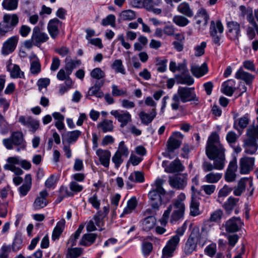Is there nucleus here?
Returning a JSON list of instances; mask_svg holds the SVG:
<instances>
[{"instance_id": "obj_47", "label": "nucleus", "mask_w": 258, "mask_h": 258, "mask_svg": "<svg viewBox=\"0 0 258 258\" xmlns=\"http://www.w3.org/2000/svg\"><path fill=\"white\" fill-rule=\"evenodd\" d=\"M128 180L132 182L141 183L144 181V176L140 171H134L128 177Z\"/></svg>"}, {"instance_id": "obj_50", "label": "nucleus", "mask_w": 258, "mask_h": 258, "mask_svg": "<svg viewBox=\"0 0 258 258\" xmlns=\"http://www.w3.org/2000/svg\"><path fill=\"white\" fill-rule=\"evenodd\" d=\"M90 76L92 78L96 80H104L105 73L100 68H96L91 72Z\"/></svg>"}, {"instance_id": "obj_25", "label": "nucleus", "mask_w": 258, "mask_h": 258, "mask_svg": "<svg viewBox=\"0 0 258 258\" xmlns=\"http://www.w3.org/2000/svg\"><path fill=\"white\" fill-rule=\"evenodd\" d=\"M157 115L156 108H152L150 113H146L144 111H141L139 113V117L141 122L145 125H148L155 118Z\"/></svg>"}, {"instance_id": "obj_6", "label": "nucleus", "mask_w": 258, "mask_h": 258, "mask_svg": "<svg viewBox=\"0 0 258 258\" xmlns=\"http://www.w3.org/2000/svg\"><path fill=\"white\" fill-rule=\"evenodd\" d=\"M246 134L248 138L244 143V151L246 154L252 155L256 153L258 148L256 142V140H258V126H250Z\"/></svg>"}, {"instance_id": "obj_12", "label": "nucleus", "mask_w": 258, "mask_h": 258, "mask_svg": "<svg viewBox=\"0 0 258 258\" xmlns=\"http://www.w3.org/2000/svg\"><path fill=\"white\" fill-rule=\"evenodd\" d=\"M254 158L244 156L239 160V172L241 174H247L252 171L254 165Z\"/></svg>"}, {"instance_id": "obj_15", "label": "nucleus", "mask_w": 258, "mask_h": 258, "mask_svg": "<svg viewBox=\"0 0 258 258\" xmlns=\"http://www.w3.org/2000/svg\"><path fill=\"white\" fill-rule=\"evenodd\" d=\"M243 225V223L241 222V219L239 217H233L228 220H227L223 226L225 228V230L229 233H234L238 231L241 226Z\"/></svg>"}, {"instance_id": "obj_40", "label": "nucleus", "mask_w": 258, "mask_h": 258, "mask_svg": "<svg viewBox=\"0 0 258 258\" xmlns=\"http://www.w3.org/2000/svg\"><path fill=\"white\" fill-rule=\"evenodd\" d=\"M199 206V202L192 195L190 204V215L195 217L200 214Z\"/></svg>"}, {"instance_id": "obj_7", "label": "nucleus", "mask_w": 258, "mask_h": 258, "mask_svg": "<svg viewBox=\"0 0 258 258\" xmlns=\"http://www.w3.org/2000/svg\"><path fill=\"white\" fill-rule=\"evenodd\" d=\"M201 242V234L198 229H194L187 238L184 248V253L187 255L196 250L197 244Z\"/></svg>"}, {"instance_id": "obj_5", "label": "nucleus", "mask_w": 258, "mask_h": 258, "mask_svg": "<svg viewBox=\"0 0 258 258\" xmlns=\"http://www.w3.org/2000/svg\"><path fill=\"white\" fill-rule=\"evenodd\" d=\"M3 143L8 150H12L14 146L16 147L17 152L25 150L26 147V143L21 132H13L9 138L3 139Z\"/></svg>"}, {"instance_id": "obj_18", "label": "nucleus", "mask_w": 258, "mask_h": 258, "mask_svg": "<svg viewBox=\"0 0 258 258\" xmlns=\"http://www.w3.org/2000/svg\"><path fill=\"white\" fill-rule=\"evenodd\" d=\"M110 114L114 116L117 119L118 121L120 122V126L123 127L127 124L132 121V116L131 114L127 111L112 110Z\"/></svg>"}, {"instance_id": "obj_60", "label": "nucleus", "mask_w": 258, "mask_h": 258, "mask_svg": "<svg viewBox=\"0 0 258 258\" xmlns=\"http://www.w3.org/2000/svg\"><path fill=\"white\" fill-rule=\"evenodd\" d=\"M232 190V188L231 187H229L227 185H225L219 191L217 201L219 202L221 198L227 197Z\"/></svg>"}, {"instance_id": "obj_19", "label": "nucleus", "mask_w": 258, "mask_h": 258, "mask_svg": "<svg viewBox=\"0 0 258 258\" xmlns=\"http://www.w3.org/2000/svg\"><path fill=\"white\" fill-rule=\"evenodd\" d=\"M62 22L57 18L51 19L47 24L48 33L52 39H55L59 34V28L61 27Z\"/></svg>"}, {"instance_id": "obj_59", "label": "nucleus", "mask_w": 258, "mask_h": 258, "mask_svg": "<svg viewBox=\"0 0 258 258\" xmlns=\"http://www.w3.org/2000/svg\"><path fill=\"white\" fill-rule=\"evenodd\" d=\"M13 25L12 24H8V21L6 20L4 16L3 20L0 23V28L3 29L6 33H8L14 30Z\"/></svg>"}, {"instance_id": "obj_56", "label": "nucleus", "mask_w": 258, "mask_h": 258, "mask_svg": "<svg viewBox=\"0 0 258 258\" xmlns=\"http://www.w3.org/2000/svg\"><path fill=\"white\" fill-rule=\"evenodd\" d=\"M115 16L113 14H110L105 18L103 19L101 24L103 26L110 25L112 27H114L115 26Z\"/></svg>"}, {"instance_id": "obj_53", "label": "nucleus", "mask_w": 258, "mask_h": 258, "mask_svg": "<svg viewBox=\"0 0 258 258\" xmlns=\"http://www.w3.org/2000/svg\"><path fill=\"white\" fill-rule=\"evenodd\" d=\"M223 212L221 209H217L211 214L209 221L216 223H219L223 217Z\"/></svg>"}, {"instance_id": "obj_62", "label": "nucleus", "mask_w": 258, "mask_h": 258, "mask_svg": "<svg viewBox=\"0 0 258 258\" xmlns=\"http://www.w3.org/2000/svg\"><path fill=\"white\" fill-rule=\"evenodd\" d=\"M88 202L96 210H98L100 208V200L98 199L96 194H94L89 198Z\"/></svg>"}, {"instance_id": "obj_55", "label": "nucleus", "mask_w": 258, "mask_h": 258, "mask_svg": "<svg viewBox=\"0 0 258 258\" xmlns=\"http://www.w3.org/2000/svg\"><path fill=\"white\" fill-rule=\"evenodd\" d=\"M30 72L33 75H37L41 72V64L37 59L33 60L30 64Z\"/></svg>"}, {"instance_id": "obj_17", "label": "nucleus", "mask_w": 258, "mask_h": 258, "mask_svg": "<svg viewBox=\"0 0 258 258\" xmlns=\"http://www.w3.org/2000/svg\"><path fill=\"white\" fill-rule=\"evenodd\" d=\"M19 121L23 125L28 127L29 131L33 133L38 129L40 125L39 121L31 116H21L19 118Z\"/></svg>"}, {"instance_id": "obj_38", "label": "nucleus", "mask_w": 258, "mask_h": 258, "mask_svg": "<svg viewBox=\"0 0 258 258\" xmlns=\"http://www.w3.org/2000/svg\"><path fill=\"white\" fill-rule=\"evenodd\" d=\"M84 227V226L83 224H81L76 232L71 235L68 241V244L70 245L71 247L75 246L77 244V239L80 237Z\"/></svg>"}, {"instance_id": "obj_51", "label": "nucleus", "mask_w": 258, "mask_h": 258, "mask_svg": "<svg viewBox=\"0 0 258 258\" xmlns=\"http://www.w3.org/2000/svg\"><path fill=\"white\" fill-rule=\"evenodd\" d=\"M111 68L116 73H121L122 75L126 74L125 69L121 59L115 60L111 65Z\"/></svg>"}, {"instance_id": "obj_26", "label": "nucleus", "mask_w": 258, "mask_h": 258, "mask_svg": "<svg viewBox=\"0 0 258 258\" xmlns=\"http://www.w3.org/2000/svg\"><path fill=\"white\" fill-rule=\"evenodd\" d=\"M208 71L207 64L206 63H204L201 66L192 65L190 69L192 74L197 78H200L204 76Z\"/></svg>"}, {"instance_id": "obj_35", "label": "nucleus", "mask_w": 258, "mask_h": 258, "mask_svg": "<svg viewBox=\"0 0 258 258\" xmlns=\"http://www.w3.org/2000/svg\"><path fill=\"white\" fill-rule=\"evenodd\" d=\"M7 162L10 163H13L14 164H20L22 167L26 170L30 169L31 167V163L26 160L20 161L19 158L18 157H9L7 160Z\"/></svg>"}, {"instance_id": "obj_34", "label": "nucleus", "mask_w": 258, "mask_h": 258, "mask_svg": "<svg viewBox=\"0 0 258 258\" xmlns=\"http://www.w3.org/2000/svg\"><path fill=\"white\" fill-rule=\"evenodd\" d=\"M210 34L212 37V41L214 43L216 44L218 46L220 45V40L221 39L222 35L219 34V35L217 34V31L215 29V24L214 23V21H212L211 22L210 27Z\"/></svg>"}, {"instance_id": "obj_1", "label": "nucleus", "mask_w": 258, "mask_h": 258, "mask_svg": "<svg viewBox=\"0 0 258 258\" xmlns=\"http://www.w3.org/2000/svg\"><path fill=\"white\" fill-rule=\"evenodd\" d=\"M206 154L214 163L205 161L202 165L205 172L212 171L214 169L221 170L225 165V149L220 142V138L216 132H213L209 137L206 147Z\"/></svg>"}, {"instance_id": "obj_54", "label": "nucleus", "mask_w": 258, "mask_h": 258, "mask_svg": "<svg viewBox=\"0 0 258 258\" xmlns=\"http://www.w3.org/2000/svg\"><path fill=\"white\" fill-rule=\"evenodd\" d=\"M4 16L6 20L8 21V24L10 25L12 24L14 25L13 29H14L19 23V17L16 14H5Z\"/></svg>"}, {"instance_id": "obj_22", "label": "nucleus", "mask_w": 258, "mask_h": 258, "mask_svg": "<svg viewBox=\"0 0 258 258\" xmlns=\"http://www.w3.org/2000/svg\"><path fill=\"white\" fill-rule=\"evenodd\" d=\"M96 154L99 157L101 164L105 167H108L111 156L110 152L107 150L98 149L96 150Z\"/></svg>"}, {"instance_id": "obj_14", "label": "nucleus", "mask_w": 258, "mask_h": 258, "mask_svg": "<svg viewBox=\"0 0 258 258\" xmlns=\"http://www.w3.org/2000/svg\"><path fill=\"white\" fill-rule=\"evenodd\" d=\"M183 139V135L179 132L175 133L173 136L169 137L167 141V150L169 152H173L174 151L179 148Z\"/></svg>"}, {"instance_id": "obj_49", "label": "nucleus", "mask_w": 258, "mask_h": 258, "mask_svg": "<svg viewBox=\"0 0 258 258\" xmlns=\"http://www.w3.org/2000/svg\"><path fill=\"white\" fill-rule=\"evenodd\" d=\"M121 20L123 21H131L136 17V13L131 10H124L119 15Z\"/></svg>"}, {"instance_id": "obj_45", "label": "nucleus", "mask_w": 258, "mask_h": 258, "mask_svg": "<svg viewBox=\"0 0 258 258\" xmlns=\"http://www.w3.org/2000/svg\"><path fill=\"white\" fill-rule=\"evenodd\" d=\"M98 127L101 128L103 133L112 132L113 130V121L104 119L98 124Z\"/></svg>"}, {"instance_id": "obj_10", "label": "nucleus", "mask_w": 258, "mask_h": 258, "mask_svg": "<svg viewBox=\"0 0 258 258\" xmlns=\"http://www.w3.org/2000/svg\"><path fill=\"white\" fill-rule=\"evenodd\" d=\"M179 240L180 238L178 236H172L163 248L161 258L171 257L179 244Z\"/></svg>"}, {"instance_id": "obj_48", "label": "nucleus", "mask_w": 258, "mask_h": 258, "mask_svg": "<svg viewBox=\"0 0 258 258\" xmlns=\"http://www.w3.org/2000/svg\"><path fill=\"white\" fill-rule=\"evenodd\" d=\"M172 21L176 25L179 27H185L189 23L187 18L185 16L182 15L174 16L173 17Z\"/></svg>"}, {"instance_id": "obj_42", "label": "nucleus", "mask_w": 258, "mask_h": 258, "mask_svg": "<svg viewBox=\"0 0 258 258\" xmlns=\"http://www.w3.org/2000/svg\"><path fill=\"white\" fill-rule=\"evenodd\" d=\"M10 77L13 79L24 78V73L21 70V69L18 64H14L12 69L9 71Z\"/></svg>"}, {"instance_id": "obj_27", "label": "nucleus", "mask_w": 258, "mask_h": 258, "mask_svg": "<svg viewBox=\"0 0 258 258\" xmlns=\"http://www.w3.org/2000/svg\"><path fill=\"white\" fill-rule=\"evenodd\" d=\"M177 11L183 15L191 18L194 15V13L190 5L186 2L180 3L177 7Z\"/></svg>"}, {"instance_id": "obj_9", "label": "nucleus", "mask_w": 258, "mask_h": 258, "mask_svg": "<svg viewBox=\"0 0 258 258\" xmlns=\"http://www.w3.org/2000/svg\"><path fill=\"white\" fill-rule=\"evenodd\" d=\"M227 35L231 40L238 42L241 36L240 25L239 23L231 21L227 22Z\"/></svg>"}, {"instance_id": "obj_33", "label": "nucleus", "mask_w": 258, "mask_h": 258, "mask_svg": "<svg viewBox=\"0 0 258 258\" xmlns=\"http://www.w3.org/2000/svg\"><path fill=\"white\" fill-rule=\"evenodd\" d=\"M249 182L250 186L252 185V181H248L247 178H241L238 182L237 186L235 188L233 191L234 195L239 196L245 190V186L247 182Z\"/></svg>"}, {"instance_id": "obj_24", "label": "nucleus", "mask_w": 258, "mask_h": 258, "mask_svg": "<svg viewBox=\"0 0 258 258\" xmlns=\"http://www.w3.org/2000/svg\"><path fill=\"white\" fill-rule=\"evenodd\" d=\"M104 80H96L94 85L89 89L87 97H88V96H95L98 98L103 97V93L100 90V88L104 85Z\"/></svg>"}, {"instance_id": "obj_11", "label": "nucleus", "mask_w": 258, "mask_h": 258, "mask_svg": "<svg viewBox=\"0 0 258 258\" xmlns=\"http://www.w3.org/2000/svg\"><path fill=\"white\" fill-rule=\"evenodd\" d=\"M19 40L17 35L13 36L5 41L1 49V53L4 55H8L12 53L15 50Z\"/></svg>"}, {"instance_id": "obj_30", "label": "nucleus", "mask_w": 258, "mask_h": 258, "mask_svg": "<svg viewBox=\"0 0 258 258\" xmlns=\"http://www.w3.org/2000/svg\"><path fill=\"white\" fill-rule=\"evenodd\" d=\"M65 223L66 221L64 219H61L57 223L52 233V240L54 241L56 239H58L64 230Z\"/></svg>"}, {"instance_id": "obj_39", "label": "nucleus", "mask_w": 258, "mask_h": 258, "mask_svg": "<svg viewBox=\"0 0 258 258\" xmlns=\"http://www.w3.org/2000/svg\"><path fill=\"white\" fill-rule=\"evenodd\" d=\"M81 135V131L79 130H75L72 132H67L65 134L64 137L67 142L70 144L76 142Z\"/></svg>"}, {"instance_id": "obj_52", "label": "nucleus", "mask_w": 258, "mask_h": 258, "mask_svg": "<svg viewBox=\"0 0 258 258\" xmlns=\"http://www.w3.org/2000/svg\"><path fill=\"white\" fill-rule=\"evenodd\" d=\"M23 245L22 236L19 233H16L13 243L12 248L14 251L20 250Z\"/></svg>"}, {"instance_id": "obj_2", "label": "nucleus", "mask_w": 258, "mask_h": 258, "mask_svg": "<svg viewBox=\"0 0 258 258\" xmlns=\"http://www.w3.org/2000/svg\"><path fill=\"white\" fill-rule=\"evenodd\" d=\"M185 199V194L181 192L172 200L160 220L161 225L165 226L168 221L171 224H177L184 219L186 209L184 202Z\"/></svg>"}, {"instance_id": "obj_58", "label": "nucleus", "mask_w": 258, "mask_h": 258, "mask_svg": "<svg viewBox=\"0 0 258 258\" xmlns=\"http://www.w3.org/2000/svg\"><path fill=\"white\" fill-rule=\"evenodd\" d=\"M67 252L73 257V258H78L83 253V249L81 247H69Z\"/></svg>"}, {"instance_id": "obj_46", "label": "nucleus", "mask_w": 258, "mask_h": 258, "mask_svg": "<svg viewBox=\"0 0 258 258\" xmlns=\"http://www.w3.org/2000/svg\"><path fill=\"white\" fill-rule=\"evenodd\" d=\"M179 83L181 84H185L190 86L194 83V78L189 75V72L182 73L179 77Z\"/></svg>"}, {"instance_id": "obj_37", "label": "nucleus", "mask_w": 258, "mask_h": 258, "mask_svg": "<svg viewBox=\"0 0 258 258\" xmlns=\"http://www.w3.org/2000/svg\"><path fill=\"white\" fill-rule=\"evenodd\" d=\"M234 81L229 80L222 84L223 92L228 96H231L235 91V88L233 87Z\"/></svg>"}, {"instance_id": "obj_44", "label": "nucleus", "mask_w": 258, "mask_h": 258, "mask_svg": "<svg viewBox=\"0 0 258 258\" xmlns=\"http://www.w3.org/2000/svg\"><path fill=\"white\" fill-rule=\"evenodd\" d=\"M239 201L238 198L230 197L224 205V208L226 212H230L233 210Z\"/></svg>"}, {"instance_id": "obj_64", "label": "nucleus", "mask_w": 258, "mask_h": 258, "mask_svg": "<svg viewBox=\"0 0 258 258\" xmlns=\"http://www.w3.org/2000/svg\"><path fill=\"white\" fill-rule=\"evenodd\" d=\"M238 136L233 131L229 132L226 137V139L227 142L231 146H232V144H235L237 139Z\"/></svg>"}, {"instance_id": "obj_43", "label": "nucleus", "mask_w": 258, "mask_h": 258, "mask_svg": "<svg viewBox=\"0 0 258 258\" xmlns=\"http://www.w3.org/2000/svg\"><path fill=\"white\" fill-rule=\"evenodd\" d=\"M156 223V219L154 216H148L143 222L144 230L149 231L154 227Z\"/></svg>"}, {"instance_id": "obj_23", "label": "nucleus", "mask_w": 258, "mask_h": 258, "mask_svg": "<svg viewBox=\"0 0 258 258\" xmlns=\"http://www.w3.org/2000/svg\"><path fill=\"white\" fill-rule=\"evenodd\" d=\"M32 187V177L31 174L26 175L24 182L23 184L18 188V191L20 197L26 196Z\"/></svg>"}, {"instance_id": "obj_20", "label": "nucleus", "mask_w": 258, "mask_h": 258, "mask_svg": "<svg viewBox=\"0 0 258 258\" xmlns=\"http://www.w3.org/2000/svg\"><path fill=\"white\" fill-rule=\"evenodd\" d=\"M48 196V193L46 190H43L41 191L39 196L35 199L33 206L35 210H39L46 207L48 202L47 200V197Z\"/></svg>"}, {"instance_id": "obj_61", "label": "nucleus", "mask_w": 258, "mask_h": 258, "mask_svg": "<svg viewBox=\"0 0 258 258\" xmlns=\"http://www.w3.org/2000/svg\"><path fill=\"white\" fill-rule=\"evenodd\" d=\"M216 185L213 184L203 185L201 187V190H203L206 195L210 196L216 190Z\"/></svg>"}, {"instance_id": "obj_4", "label": "nucleus", "mask_w": 258, "mask_h": 258, "mask_svg": "<svg viewBox=\"0 0 258 258\" xmlns=\"http://www.w3.org/2000/svg\"><path fill=\"white\" fill-rule=\"evenodd\" d=\"M163 183L162 179H157L152 186V189L148 194L151 206L155 210H159L162 204V197L166 194V191L162 187Z\"/></svg>"}, {"instance_id": "obj_31", "label": "nucleus", "mask_w": 258, "mask_h": 258, "mask_svg": "<svg viewBox=\"0 0 258 258\" xmlns=\"http://www.w3.org/2000/svg\"><path fill=\"white\" fill-rule=\"evenodd\" d=\"M209 173H207L204 178L205 182L214 184L217 183L222 178V173L218 172H214L209 171Z\"/></svg>"}, {"instance_id": "obj_32", "label": "nucleus", "mask_w": 258, "mask_h": 258, "mask_svg": "<svg viewBox=\"0 0 258 258\" xmlns=\"http://www.w3.org/2000/svg\"><path fill=\"white\" fill-rule=\"evenodd\" d=\"M138 205V201L136 197H132L127 203L126 207L124 209L123 212L120 215L122 217L124 215L130 214L134 210Z\"/></svg>"}, {"instance_id": "obj_63", "label": "nucleus", "mask_w": 258, "mask_h": 258, "mask_svg": "<svg viewBox=\"0 0 258 258\" xmlns=\"http://www.w3.org/2000/svg\"><path fill=\"white\" fill-rule=\"evenodd\" d=\"M116 152L118 153V154L123 157H127L128 156L129 152L127 148L125 146L124 142L123 141L120 142L118 150Z\"/></svg>"}, {"instance_id": "obj_57", "label": "nucleus", "mask_w": 258, "mask_h": 258, "mask_svg": "<svg viewBox=\"0 0 258 258\" xmlns=\"http://www.w3.org/2000/svg\"><path fill=\"white\" fill-rule=\"evenodd\" d=\"M198 18H201L203 19L204 25H206L208 24L209 16L205 9L201 8L198 11L196 15L195 16V18L197 19Z\"/></svg>"}, {"instance_id": "obj_8", "label": "nucleus", "mask_w": 258, "mask_h": 258, "mask_svg": "<svg viewBox=\"0 0 258 258\" xmlns=\"http://www.w3.org/2000/svg\"><path fill=\"white\" fill-rule=\"evenodd\" d=\"M187 180V174H179L169 177L168 182L172 187L182 190L186 186Z\"/></svg>"}, {"instance_id": "obj_21", "label": "nucleus", "mask_w": 258, "mask_h": 258, "mask_svg": "<svg viewBox=\"0 0 258 258\" xmlns=\"http://www.w3.org/2000/svg\"><path fill=\"white\" fill-rule=\"evenodd\" d=\"M235 78L238 80L243 81L247 85H250L254 79V76L244 71L243 68L240 67L236 72Z\"/></svg>"}, {"instance_id": "obj_16", "label": "nucleus", "mask_w": 258, "mask_h": 258, "mask_svg": "<svg viewBox=\"0 0 258 258\" xmlns=\"http://www.w3.org/2000/svg\"><path fill=\"white\" fill-rule=\"evenodd\" d=\"M168 161H163L162 166L165 168V171L167 173H175L182 171L184 167L178 159L172 161L169 165Z\"/></svg>"}, {"instance_id": "obj_36", "label": "nucleus", "mask_w": 258, "mask_h": 258, "mask_svg": "<svg viewBox=\"0 0 258 258\" xmlns=\"http://www.w3.org/2000/svg\"><path fill=\"white\" fill-rule=\"evenodd\" d=\"M65 70L69 71L72 73L74 69L81 64V61L79 59H72L70 57H67L65 60Z\"/></svg>"}, {"instance_id": "obj_3", "label": "nucleus", "mask_w": 258, "mask_h": 258, "mask_svg": "<svg viewBox=\"0 0 258 258\" xmlns=\"http://www.w3.org/2000/svg\"><path fill=\"white\" fill-rule=\"evenodd\" d=\"M172 101L171 106L173 110L179 109L180 101L182 103L194 101L196 104L199 103V99L196 95L194 88L186 87L178 88L177 93L172 97Z\"/></svg>"}, {"instance_id": "obj_29", "label": "nucleus", "mask_w": 258, "mask_h": 258, "mask_svg": "<svg viewBox=\"0 0 258 258\" xmlns=\"http://www.w3.org/2000/svg\"><path fill=\"white\" fill-rule=\"evenodd\" d=\"M97 237L96 233H86L81 238L79 244L85 246H90L93 244Z\"/></svg>"}, {"instance_id": "obj_13", "label": "nucleus", "mask_w": 258, "mask_h": 258, "mask_svg": "<svg viewBox=\"0 0 258 258\" xmlns=\"http://www.w3.org/2000/svg\"><path fill=\"white\" fill-rule=\"evenodd\" d=\"M31 37L34 45L38 47L49 39L48 35L43 32L38 26H35L33 28Z\"/></svg>"}, {"instance_id": "obj_28", "label": "nucleus", "mask_w": 258, "mask_h": 258, "mask_svg": "<svg viewBox=\"0 0 258 258\" xmlns=\"http://www.w3.org/2000/svg\"><path fill=\"white\" fill-rule=\"evenodd\" d=\"M71 74L69 71L61 69L58 72L56 77L59 81H65L64 84L66 85L72 86L73 82L70 77Z\"/></svg>"}, {"instance_id": "obj_41", "label": "nucleus", "mask_w": 258, "mask_h": 258, "mask_svg": "<svg viewBox=\"0 0 258 258\" xmlns=\"http://www.w3.org/2000/svg\"><path fill=\"white\" fill-rule=\"evenodd\" d=\"M18 0H3L2 6L4 10L14 11L18 7Z\"/></svg>"}]
</instances>
